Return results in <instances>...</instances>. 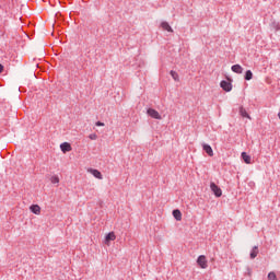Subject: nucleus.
I'll return each mask as SVG.
<instances>
[{
  "mask_svg": "<svg viewBox=\"0 0 280 280\" xmlns=\"http://www.w3.org/2000/svg\"><path fill=\"white\" fill-rule=\"evenodd\" d=\"M95 126H104V122H102V121H96Z\"/></svg>",
  "mask_w": 280,
  "mask_h": 280,
  "instance_id": "aec40b11",
  "label": "nucleus"
},
{
  "mask_svg": "<svg viewBox=\"0 0 280 280\" xmlns=\"http://www.w3.org/2000/svg\"><path fill=\"white\" fill-rule=\"evenodd\" d=\"M241 156H242L244 163H246L247 165H250V163H253L250 155L246 154V152H243L241 154Z\"/></svg>",
  "mask_w": 280,
  "mask_h": 280,
  "instance_id": "9d476101",
  "label": "nucleus"
},
{
  "mask_svg": "<svg viewBox=\"0 0 280 280\" xmlns=\"http://www.w3.org/2000/svg\"><path fill=\"white\" fill-rule=\"evenodd\" d=\"M240 115L246 117L247 119H250V115H248V112H246V108L244 107L240 108Z\"/></svg>",
  "mask_w": 280,
  "mask_h": 280,
  "instance_id": "2eb2a0df",
  "label": "nucleus"
},
{
  "mask_svg": "<svg viewBox=\"0 0 280 280\" xmlns=\"http://www.w3.org/2000/svg\"><path fill=\"white\" fill-rule=\"evenodd\" d=\"M149 117H152V119H162L161 114L154 108H149L147 110Z\"/></svg>",
  "mask_w": 280,
  "mask_h": 280,
  "instance_id": "7ed1b4c3",
  "label": "nucleus"
},
{
  "mask_svg": "<svg viewBox=\"0 0 280 280\" xmlns=\"http://www.w3.org/2000/svg\"><path fill=\"white\" fill-rule=\"evenodd\" d=\"M210 189L217 198H220L222 196V189L220 188V186L215 185V183H210Z\"/></svg>",
  "mask_w": 280,
  "mask_h": 280,
  "instance_id": "f257e3e1",
  "label": "nucleus"
},
{
  "mask_svg": "<svg viewBox=\"0 0 280 280\" xmlns=\"http://www.w3.org/2000/svg\"><path fill=\"white\" fill-rule=\"evenodd\" d=\"M60 149H61V152H63V154H67V152H71L72 150L71 144L69 142L61 143Z\"/></svg>",
  "mask_w": 280,
  "mask_h": 280,
  "instance_id": "39448f33",
  "label": "nucleus"
},
{
  "mask_svg": "<svg viewBox=\"0 0 280 280\" xmlns=\"http://www.w3.org/2000/svg\"><path fill=\"white\" fill-rule=\"evenodd\" d=\"M220 86L223 89V91H226V93L233 90V85L229 81H221Z\"/></svg>",
  "mask_w": 280,
  "mask_h": 280,
  "instance_id": "20e7f679",
  "label": "nucleus"
},
{
  "mask_svg": "<svg viewBox=\"0 0 280 280\" xmlns=\"http://www.w3.org/2000/svg\"><path fill=\"white\" fill-rule=\"evenodd\" d=\"M89 172H90V174L93 175L94 178H98V180H102V178H104L102 176V172H100L98 170L90 168Z\"/></svg>",
  "mask_w": 280,
  "mask_h": 280,
  "instance_id": "423d86ee",
  "label": "nucleus"
},
{
  "mask_svg": "<svg viewBox=\"0 0 280 280\" xmlns=\"http://www.w3.org/2000/svg\"><path fill=\"white\" fill-rule=\"evenodd\" d=\"M30 209H31L32 213H35V215H40V206L33 205V206H31Z\"/></svg>",
  "mask_w": 280,
  "mask_h": 280,
  "instance_id": "9b49d317",
  "label": "nucleus"
},
{
  "mask_svg": "<svg viewBox=\"0 0 280 280\" xmlns=\"http://www.w3.org/2000/svg\"><path fill=\"white\" fill-rule=\"evenodd\" d=\"M197 264L202 269L208 268L209 265L207 262V256H205V255L199 256L198 259H197Z\"/></svg>",
  "mask_w": 280,
  "mask_h": 280,
  "instance_id": "f03ea898",
  "label": "nucleus"
},
{
  "mask_svg": "<svg viewBox=\"0 0 280 280\" xmlns=\"http://www.w3.org/2000/svg\"><path fill=\"white\" fill-rule=\"evenodd\" d=\"M232 71L234 73H243L244 68H242V66H240V65H234V66H232Z\"/></svg>",
  "mask_w": 280,
  "mask_h": 280,
  "instance_id": "ddd939ff",
  "label": "nucleus"
},
{
  "mask_svg": "<svg viewBox=\"0 0 280 280\" xmlns=\"http://www.w3.org/2000/svg\"><path fill=\"white\" fill-rule=\"evenodd\" d=\"M50 183H52V185H58V183H60V178L58 177V175H55L50 178Z\"/></svg>",
  "mask_w": 280,
  "mask_h": 280,
  "instance_id": "dca6fc26",
  "label": "nucleus"
},
{
  "mask_svg": "<svg viewBox=\"0 0 280 280\" xmlns=\"http://www.w3.org/2000/svg\"><path fill=\"white\" fill-rule=\"evenodd\" d=\"M202 149L208 154V156H213V149L211 148V145L203 143Z\"/></svg>",
  "mask_w": 280,
  "mask_h": 280,
  "instance_id": "0eeeda50",
  "label": "nucleus"
},
{
  "mask_svg": "<svg viewBox=\"0 0 280 280\" xmlns=\"http://www.w3.org/2000/svg\"><path fill=\"white\" fill-rule=\"evenodd\" d=\"M277 30H280V26H278Z\"/></svg>",
  "mask_w": 280,
  "mask_h": 280,
  "instance_id": "4be33fe9",
  "label": "nucleus"
},
{
  "mask_svg": "<svg viewBox=\"0 0 280 280\" xmlns=\"http://www.w3.org/2000/svg\"><path fill=\"white\" fill-rule=\"evenodd\" d=\"M173 217L175 218V220H177V222H180V220H183V213L178 209L173 210Z\"/></svg>",
  "mask_w": 280,
  "mask_h": 280,
  "instance_id": "1a4fd4ad",
  "label": "nucleus"
},
{
  "mask_svg": "<svg viewBox=\"0 0 280 280\" xmlns=\"http://www.w3.org/2000/svg\"><path fill=\"white\" fill-rule=\"evenodd\" d=\"M257 255H259V247L254 246L252 252H250V259H255V257H257Z\"/></svg>",
  "mask_w": 280,
  "mask_h": 280,
  "instance_id": "f8f14e48",
  "label": "nucleus"
},
{
  "mask_svg": "<svg viewBox=\"0 0 280 280\" xmlns=\"http://www.w3.org/2000/svg\"><path fill=\"white\" fill-rule=\"evenodd\" d=\"M245 80H253V71H250V70H247L246 72H245Z\"/></svg>",
  "mask_w": 280,
  "mask_h": 280,
  "instance_id": "a211bd4d",
  "label": "nucleus"
},
{
  "mask_svg": "<svg viewBox=\"0 0 280 280\" xmlns=\"http://www.w3.org/2000/svg\"><path fill=\"white\" fill-rule=\"evenodd\" d=\"M170 73H171L173 80H175V82H178V80H179L178 72L172 70Z\"/></svg>",
  "mask_w": 280,
  "mask_h": 280,
  "instance_id": "f3484780",
  "label": "nucleus"
},
{
  "mask_svg": "<svg viewBox=\"0 0 280 280\" xmlns=\"http://www.w3.org/2000/svg\"><path fill=\"white\" fill-rule=\"evenodd\" d=\"M161 27H162V30H165L166 32H174V30H172V26H170V23H167V22H162Z\"/></svg>",
  "mask_w": 280,
  "mask_h": 280,
  "instance_id": "4468645a",
  "label": "nucleus"
},
{
  "mask_svg": "<svg viewBox=\"0 0 280 280\" xmlns=\"http://www.w3.org/2000/svg\"><path fill=\"white\" fill-rule=\"evenodd\" d=\"M115 240H117L115 232H109L105 237L106 244H108V242H115Z\"/></svg>",
  "mask_w": 280,
  "mask_h": 280,
  "instance_id": "6e6552de",
  "label": "nucleus"
},
{
  "mask_svg": "<svg viewBox=\"0 0 280 280\" xmlns=\"http://www.w3.org/2000/svg\"><path fill=\"white\" fill-rule=\"evenodd\" d=\"M89 139H91V141H95V140H97V135L91 133V135L89 136Z\"/></svg>",
  "mask_w": 280,
  "mask_h": 280,
  "instance_id": "6ab92c4d",
  "label": "nucleus"
},
{
  "mask_svg": "<svg viewBox=\"0 0 280 280\" xmlns=\"http://www.w3.org/2000/svg\"><path fill=\"white\" fill-rule=\"evenodd\" d=\"M0 73H3V65L0 63Z\"/></svg>",
  "mask_w": 280,
  "mask_h": 280,
  "instance_id": "412c9836",
  "label": "nucleus"
}]
</instances>
